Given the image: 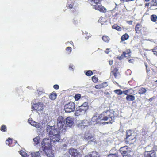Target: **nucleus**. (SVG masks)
I'll use <instances>...</instances> for the list:
<instances>
[{"mask_svg":"<svg viewBox=\"0 0 157 157\" xmlns=\"http://www.w3.org/2000/svg\"><path fill=\"white\" fill-rule=\"evenodd\" d=\"M126 99L128 101H133L135 99V97L132 95H128L126 98Z\"/></svg>","mask_w":157,"mask_h":157,"instance_id":"6ab92c4d","label":"nucleus"},{"mask_svg":"<svg viewBox=\"0 0 157 157\" xmlns=\"http://www.w3.org/2000/svg\"><path fill=\"white\" fill-rule=\"evenodd\" d=\"M129 36L127 34L123 35L121 36V39L122 41H124L128 39L129 38Z\"/></svg>","mask_w":157,"mask_h":157,"instance_id":"b1692460","label":"nucleus"},{"mask_svg":"<svg viewBox=\"0 0 157 157\" xmlns=\"http://www.w3.org/2000/svg\"><path fill=\"white\" fill-rule=\"evenodd\" d=\"M88 2L95 9L103 13L107 11L106 9L100 4V0H88Z\"/></svg>","mask_w":157,"mask_h":157,"instance_id":"7ed1b4c3","label":"nucleus"},{"mask_svg":"<svg viewBox=\"0 0 157 157\" xmlns=\"http://www.w3.org/2000/svg\"><path fill=\"white\" fill-rule=\"evenodd\" d=\"M127 23L129 25H132V21H127Z\"/></svg>","mask_w":157,"mask_h":157,"instance_id":"603ef678","label":"nucleus"},{"mask_svg":"<svg viewBox=\"0 0 157 157\" xmlns=\"http://www.w3.org/2000/svg\"><path fill=\"white\" fill-rule=\"evenodd\" d=\"M149 152L147 155L144 157H155V155L157 154V150L155 151L154 150L153 151H149Z\"/></svg>","mask_w":157,"mask_h":157,"instance_id":"2eb2a0df","label":"nucleus"},{"mask_svg":"<svg viewBox=\"0 0 157 157\" xmlns=\"http://www.w3.org/2000/svg\"><path fill=\"white\" fill-rule=\"evenodd\" d=\"M157 19V16L155 15H152L151 16V20L153 22H155Z\"/></svg>","mask_w":157,"mask_h":157,"instance_id":"cd10ccee","label":"nucleus"},{"mask_svg":"<svg viewBox=\"0 0 157 157\" xmlns=\"http://www.w3.org/2000/svg\"><path fill=\"white\" fill-rule=\"evenodd\" d=\"M28 122L31 125L34 126L36 128H39L40 127V124L38 123L35 122L32 119H29L28 120Z\"/></svg>","mask_w":157,"mask_h":157,"instance_id":"4468645a","label":"nucleus"},{"mask_svg":"<svg viewBox=\"0 0 157 157\" xmlns=\"http://www.w3.org/2000/svg\"><path fill=\"white\" fill-rule=\"evenodd\" d=\"M46 131L47 134L51 137L52 141L54 142L59 141L60 139L59 131L54 126L48 125L46 127Z\"/></svg>","mask_w":157,"mask_h":157,"instance_id":"f03ea898","label":"nucleus"},{"mask_svg":"<svg viewBox=\"0 0 157 157\" xmlns=\"http://www.w3.org/2000/svg\"><path fill=\"white\" fill-rule=\"evenodd\" d=\"M141 29V26L140 24H137L135 27V30L136 32L139 31Z\"/></svg>","mask_w":157,"mask_h":157,"instance_id":"c85d7f7f","label":"nucleus"},{"mask_svg":"<svg viewBox=\"0 0 157 157\" xmlns=\"http://www.w3.org/2000/svg\"><path fill=\"white\" fill-rule=\"evenodd\" d=\"M145 1L146 2H148L150 1V0H145Z\"/></svg>","mask_w":157,"mask_h":157,"instance_id":"052dcab7","label":"nucleus"},{"mask_svg":"<svg viewBox=\"0 0 157 157\" xmlns=\"http://www.w3.org/2000/svg\"><path fill=\"white\" fill-rule=\"evenodd\" d=\"M64 109L67 113L73 112L75 109V104L72 102H70L64 105Z\"/></svg>","mask_w":157,"mask_h":157,"instance_id":"0eeeda50","label":"nucleus"},{"mask_svg":"<svg viewBox=\"0 0 157 157\" xmlns=\"http://www.w3.org/2000/svg\"><path fill=\"white\" fill-rule=\"evenodd\" d=\"M57 96L56 93H52L49 96V98L52 100H54L56 98Z\"/></svg>","mask_w":157,"mask_h":157,"instance_id":"4be33fe9","label":"nucleus"},{"mask_svg":"<svg viewBox=\"0 0 157 157\" xmlns=\"http://www.w3.org/2000/svg\"><path fill=\"white\" fill-rule=\"evenodd\" d=\"M53 87L56 89H59V86L58 85H55L53 86Z\"/></svg>","mask_w":157,"mask_h":157,"instance_id":"8fccbe9b","label":"nucleus"},{"mask_svg":"<svg viewBox=\"0 0 157 157\" xmlns=\"http://www.w3.org/2000/svg\"><path fill=\"white\" fill-rule=\"evenodd\" d=\"M39 137H36L33 139V140L35 142L36 144H37L39 143Z\"/></svg>","mask_w":157,"mask_h":157,"instance_id":"72a5a7b5","label":"nucleus"},{"mask_svg":"<svg viewBox=\"0 0 157 157\" xmlns=\"http://www.w3.org/2000/svg\"><path fill=\"white\" fill-rule=\"evenodd\" d=\"M155 0H153L151 2V6L150 7L151 10H155L157 9V2Z\"/></svg>","mask_w":157,"mask_h":157,"instance_id":"dca6fc26","label":"nucleus"},{"mask_svg":"<svg viewBox=\"0 0 157 157\" xmlns=\"http://www.w3.org/2000/svg\"><path fill=\"white\" fill-rule=\"evenodd\" d=\"M109 48H107L106 49V50L105 51V52L106 54H109Z\"/></svg>","mask_w":157,"mask_h":157,"instance_id":"3c124183","label":"nucleus"},{"mask_svg":"<svg viewBox=\"0 0 157 157\" xmlns=\"http://www.w3.org/2000/svg\"><path fill=\"white\" fill-rule=\"evenodd\" d=\"M149 5V3H147L146 4V6H148Z\"/></svg>","mask_w":157,"mask_h":157,"instance_id":"bf43d9fd","label":"nucleus"},{"mask_svg":"<svg viewBox=\"0 0 157 157\" xmlns=\"http://www.w3.org/2000/svg\"><path fill=\"white\" fill-rule=\"evenodd\" d=\"M126 142L129 144H132L136 140L135 133L133 130H127L126 132Z\"/></svg>","mask_w":157,"mask_h":157,"instance_id":"20e7f679","label":"nucleus"},{"mask_svg":"<svg viewBox=\"0 0 157 157\" xmlns=\"http://www.w3.org/2000/svg\"><path fill=\"white\" fill-rule=\"evenodd\" d=\"M79 107L81 108H83V109L86 111L88 109L87 102H84L81 106H79Z\"/></svg>","mask_w":157,"mask_h":157,"instance_id":"a211bd4d","label":"nucleus"},{"mask_svg":"<svg viewBox=\"0 0 157 157\" xmlns=\"http://www.w3.org/2000/svg\"><path fill=\"white\" fill-rule=\"evenodd\" d=\"M41 150L43 151L42 150H41V148H40V151ZM41 152H42V151H41Z\"/></svg>","mask_w":157,"mask_h":157,"instance_id":"680f3d73","label":"nucleus"},{"mask_svg":"<svg viewBox=\"0 0 157 157\" xmlns=\"http://www.w3.org/2000/svg\"><path fill=\"white\" fill-rule=\"evenodd\" d=\"M84 33L86 35L85 36V38L87 39H88L91 36V35L90 34H88V33L86 32H85V33Z\"/></svg>","mask_w":157,"mask_h":157,"instance_id":"4c0bfd02","label":"nucleus"},{"mask_svg":"<svg viewBox=\"0 0 157 157\" xmlns=\"http://www.w3.org/2000/svg\"><path fill=\"white\" fill-rule=\"evenodd\" d=\"M131 52V51L130 50L128 49L126 51L124 52L123 54L125 57L129 58L131 56L130 53Z\"/></svg>","mask_w":157,"mask_h":157,"instance_id":"f3484780","label":"nucleus"},{"mask_svg":"<svg viewBox=\"0 0 157 157\" xmlns=\"http://www.w3.org/2000/svg\"><path fill=\"white\" fill-rule=\"evenodd\" d=\"M152 98H150V100H151Z\"/></svg>","mask_w":157,"mask_h":157,"instance_id":"338daca9","label":"nucleus"},{"mask_svg":"<svg viewBox=\"0 0 157 157\" xmlns=\"http://www.w3.org/2000/svg\"><path fill=\"white\" fill-rule=\"evenodd\" d=\"M0 130L2 132H6L7 130L6 126L4 125H2L1 127Z\"/></svg>","mask_w":157,"mask_h":157,"instance_id":"2f4dec72","label":"nucleus"},{"mask_svg":"<svg viewBox=\"0 0 157 157\" xmlns=\"http://www.w3.org/2000/svg\"><path fill=\"white\" fill-rule=\"evenodd\" d=\"M12 140L11 138H9L7 140H6V144H8V145L9 146H10V144L12 143Z\"/></svg>","mask_w":157,"mask_h":157,"instance_id":"473e14b6","label":"nucleus"},{"mask_svg":"<svg viewBox=\"0 0 157 157\" xmlns=\"http://www.w3.org/2000/svg\"><path fill=\"white\" fill-rule=\"evenodd\" d=\"M73 5L74 3L73 2H71L70 1H68L67 4V6L71 9L73 8Z\"/></svg>","mask_w":157,"mask_h":157,"instance_id":"393cba45","label":"nucleus"},{"mask_svg":"<svg viewBox=\"0 0 157 157\" xmlns=\"http://www.w3.org/2000/svg\"><path fill=\"white\" fill-rule=\"evenodd\" d=\"M66 122L67 125L70 127L73 124L72 119L71 117H67L66 119Z\"/></svg>","mask_w":157,"mask_h":157,"instance_id":"ddd939ff","label":"nucleus"},{"mask_svg":"<svg viewBox=\"0 0 157 157\" xmlns=\"http://www.w3.org/2000/svg\"><path fill=\"white\" fill-rule=\"evenodd\" d=\"M145 66H146V69H147V72H148L149 71V69H148L147 68V66L146 64L145 65Z\"/></svg>","mask_w":157,"mask_h":157,"instance_id":"6e6d98bb","label":"nucleus"},{"mask_svg":"<svg viewBox=\"0 0 157 157\" xmlns=\"http://www.w3.org/2000/svg\"><path fill=\"white\" fill-rule=\"evenodd\" d=\"M51 142H53L52 141L51 137L50 138H45L44 139L42 142V147H50L51 146Z\"/></svg>","mask_w":157,"mask_h":157,"instance_id":"1a4fd4ad","label":"nucleus"},{"mask_svg":"<svg viewBox=\"0 0 157 157\" xmlns=\"http://www.w3.org/2000/svg\"><path fill=\"white\" fill-rule=\"evenodd\" d=\"M118 116L117 111L115 112L113 110H108L103 112L99 115L98 117L97 116H93L91 119V123H93L94 124L98 122V120L108 121L107 122H104V124H108L112 123L114 121V118Z\"/></svg>","mask_w":157,"mask_h":157,"instance_id":"f257e3e1","label":"nucleus"},{"mask_svg":"<svg viewBox=\"0 0 157 157\" xmlns=\"http://www.w3.org/2000/svg\"><path fill=\"white\" fill-rule=\"evenodd\" d=\"M92 80L94 82H96L98 81V78L95 76H94L92 77Z\"/></svg>","mask_w":157,"mask_h":157,"instance_id":"a19ab883","label":"nucleus"},{"mask_svg":"<svg viewBox=\"0 0 157 157\" xmlns=\"http://www.w3.org/2000/svg\"><path fill=\"white\" fill-rule=\"evenodd\" d=\"M86 122H87L86 120H84L82 121H81V123L79 125L81 126H87V125H85V123Z\"/></svg>","mask_w":157,"mask_h":157,"instance_id":"79ce46f5","label":"nucleus"},{"mask_svg":"<svg viewBox=\"0 0 157 157\" xmlns=\"http://www.w3.org/2000/svg\"><path fill=\"white\" fill-rule=\"evenodd\" d=\"M69 43H70L71 45H72L73 46V42H72V41H70L69 42Z\"/></svg>","mask_w":157,"mask_h":157,"instance_id":"13d9d810","label":"nucleus"},{"mask_svg":"<svg viewBox=\"0 0 157 157\" xmlns=\"http://www.w3.org/2000/svg\"><path fill=\"white\" fill-rule=\"evenodd\" d=\"M74 67V66L72 64H70L69 66V68L70 70L73 71V67Z\"/></svg>","mask_w":157,"mask_h":157,"instance_id":"49530a36","label":"nucleus"},{"mask_svg":"<svg viewBox=\"0 0 157 157\" xmlns=\"http://www.w3.org/2000/svg\"><path fill=\"white\" fill-rule=\"evenodd\" d=\"M146 91L147 90L145 88L141 87L138 90V93L140 94H143L145 93Z\"/></svg>","mask_w":157,"mask_h":157,"instance_id":"412c9836","label":"nucleus"},{"mask_svg":"<svg viewBox=\"0 0 157 157\" xmlns=\"http://www.w3.org/2000/svg\"><path fill=\"white\" fill-rule=\"evenodd\" d=\"M43 153H44L48 157H54V151L52 148H41Z\"/></svg>","mask_w":157,"mask_h":157,"instance_id":"39448f33","label":"nucleus"},{"mask_svg":"<svg viewBox=\"0 0 157 157\" xmlns=\"http://www.w3.org/2000/svg\"><path fill=\"white\" fill-rule=\"evenodd\" d=\"M124 57H125V56L124 55H123V54L121 55V56L120 57H118L117 58L119 59V60H121L122 58H123Z\"/></svg>","mask_w":157,"mask_h":157,"instance_id":"de8ad7c7","label":"nucleus"},{"mask_svg":"<svg viewBox=\"0 0 157 157\" xmlns=\"http://www.w3.org/2000/svg\"><path fill=\"white\" fill-rule=\"evenodd\" d=\"M92 74L93 73L92 71L90 70L87 71L86 73V75L88 76H91Z\"/></svg>","mask_w":157,"mask_h":157,"instance_id":"f704fd0d","label":"nucleus"},{"mask_svg":"<svg viewBox=\"0 0 157 157\" xmlns=\"http://www.w3.org/2000/svg\"><path fill=\"white\" fill-rule=\"evenodd\" d=\"M112 28L113 29H115L117 30L120 31L121 30V28L119 27V26L117 25H114L112 26Z\"/></svg>","mask_w":157,"mask_h":157,"instance_id":"a878e982","label":"nucleus"},{"mask_svg":"<svg viewBox=\"0 0 157 157\" xmlns=\"http://www.w3.org/2000/svg\"><path fill=\"white\" fill-rule=\"evenodd\" d=\"M66 50L69 54H70L72 51L71 48L70 47H67L66 48Z\"/></svg>","mask_w":157,"mask_h":157,"instance_id":"e433bc0d","label":"nucleus"},{"mask_svg":"<svg viewBox=\"0 0 157 157\" xmlns=\"http://www.w3.org/2000/svg\"><path fill=\"white\" fill-rule=\"evenodd\" d=\"M101 86V84L97 85H96L95 86V87L96 89H99L101 88H102Z\"/></svg>","mask_w":157,"mask_h":157,"instance_id":"a18cd8bd","label":"nucleus"},{"mask_svg":"<svg viewBox=\"0 0 157 157\" xmlns=\"http://www.w3.org/2000/svg\"><path fill=\"white\" fill-rule=\"evenodd\" d=\"M113 60L109 61V65H112V64H113Z\"/></svg>","mask_w":157,"mask_h":157,"instance_id":"5fc2aeb1","label":"nucleus"},{"mask_svg":"<svg viewBox=\"0 0 157 157\" xmlns=\"http://www.w3.org/2000/svg\"><path fill=\"white\" fill-rule=\"evenodd\" d=\"M102 40L105 42L108 43L110 40L109 38L107 36H104L102 37Z\"/></svg>","mask_w":157,"mask_h":157,"instance_id":"5701e85b","label":"nucleus"},{"mask_svg":"<svg viewBox=\"0 0 157 157\" xmlns=\"http://www.w3.org/2000/svg\"><path fill=\"white\" fill-rule=\"evenodd\" d=\"M20 155L23 157H28L27 156V153L22 151H19Z\"/></svg>","mask_w":157,"mask_h":157,"instance_id":"bb28decb","label":"nucleus"},{"mask_svg":"<svg viewBox=\"0 0 157 157\" xmlns=\"http://www.w3.org/2000/svg\"><path fill=\"white\" fill-rule=\"evenodd\" d=\"M121 148H121H120V151H121V148Z\"/></svg>","mask_w":157,"mask_h":157,"instance_id":"0e129e2a","label":"nucleus"},{"mask_svg":"<svg viewBox=\"0 0 157 157\" xmlns=\"http://www.w3.org/2000/svg\"><path fill=\"white\" fill-rule=\"evenodd\" d=\"M102 17H101L100 18V19L98 20V21L99 22H101V21L102 20Z\"/></svg>","mask_w":157,"mask_h":157,"instance_id":"4d7b16f0","label":"nucleus"},{"mask_svg":"<svg viewBox=\"0 0 157 157\" xmlns=\"http://www.w3.org/2000/svg\"><path fill=\"white\" fill-rule=\"evenodd\" d=\"M69 152L73 157H81V154L75 149L71 148L69 150Z\"/></svg>","mask_w":157,"mask_h":157,"instance_id":"9d476101","label":"nucleus"},{"mask_svg":"<svg viewBox=\"0 0 157 157\" xmlns=\"http://www.w3.org/2000/svg\"><path fill=\"white\" fill-rule=\"evenodd\" d=\"M65 146H66L65 144V145H64V147H65Z\"/></svg>","mask_w":157,"mask_h":157,"instance_id":"69168bd1","label":"nucleus"},{"mask_svg":"<svg viewBox=\"0 0 157 157\" xmlns=\"http://www.w3.org/2000/svg\"><path fill=\"white\" fill-rule=\"evenodd\" d=\"M114 92L119 95H121L123 94L122 92L120 89L115 90Z\"/></svg>","mask_w":157,"mask_h":157,"instance_id":"7c9ffc66","label":"nucleus"},{"mask_svg":"<svg viewBox=\"0 0 157 157\" xmlns=\"http://www.w3.org/2000/svg\"><path fill=\"white\" fill-rule=\"evenodd\" d=\"M64 124V119L62 116L59 117L57 121V126L61 130L62 129H65Z\"/></svg>","mask_w":157,"mask_h":157,"instance_id":"6e6552de","label":"nucleus"},{"mask_svg":"<svg viewBox=\"0 0 157 157\" xmlns=\"http://www.w3.org/2000/svg\"><path fill=\"white\" fill-rule=\"evenodd\" d=\"M32 157H40L39 152H33L31 153Z\"/></svg>","mask_w":157,"mask_h":157,"instance_id":"aec40b11","label":"nucleus"},{"mask_svg":"<svg viewBox=\"0 0 157 157\" xmlns=\"http://www.w3.org/2000/svg\"><path fill=\"white\" fill-rule=\"evenodd\" d=\"M75 115L78 116L79 115H86V111L83 108H80L76 111L75 112Z\"/></svg>","mask_w":157,"mask_h":157,"instance_id":"f8f14e48","label":"nucleus"},{"mask_svg":"<svg viewBox=\"0 0 157 157\" xmlns=\"http://www.w3.org/2000/svg\"><path fill=\"white\" fill-rule=\"evenodd\" d=\"M32 109L38 111H41L44 109L43 105L42 103L40 102L34 103L33 101L32 103Z\"/></svg>","mask_w":157,"mask_h":157,"instance_id":"423d86ee","label":"nucleus"},{"mask_svg":"<svg viewBox=\"0 0 157 157\" xmlns=\"http://www.w3.org/2000/svg\"><path fill=\"white\" fill-rule=\"evenodd\" d=\"M81 97V95L79 94H77L75 95V98L76 100H78Z\"/></svg>","mask_w":157,"mask_h":157,"instance_id":"58836bf2","label":"nucleus"},{"mask_svg":"<svg viewBox=\"0 0 157 157\" xmlns=\"http://www.w3.org/2000/svg\"><path fill=\"white\" fill-rule=\"evenodd\" d=\"M129 62L130 63H133L134 62V60L132 59H130L129 60Z\"/></svg>","mask_w":157,"mask_h":157,"instance_id":"864d4df0","label":"nucleus"},{"mask_svg":"<svg viewBox=\"0 0 157 157\" xmlns=\"http://www.w3.org/2000/svg\"><path fill=\"white\" fill-rule=\"evenodd\" d=\"M152 51L153 52H155L154 53V55H156L157 56V46L155 47L152 49Z\"/></svg>","mask_w":157,"mask_h":157,"instance_id":"ea45409f","label":"nucleus"},{"mask_svg":"<svg viewBox=\"0 0 157 157\" xmlns=\"http://www.w3.org/2000/svg\"><path fill=\"white\" fill-rule=\"evenodd\" d=\"M152 98H150V100H151Z\"/></svg>","mask_w":157,"mask_h":157,"instance_id":"774afa93","label":"nucleus"},{"mask_svg":"<svg viewBox=\"0 0 157 157\" xmlns=\"http://www.w3.org/2000/svg\"><path fill=\"white\" fill-rule=\"evenodd\" d=\"M84 138L86 140L88 141V142L91 141L93 142H94V136L88 132L85 133Z\"/></svg>","mask_w":157,"mask_h":157,"instance_id":"9b49d317","label":"nucleus"},{"mask_svg":"<svg viewBox=\"0 0 157 157\" xmlns=\"http://www.w3.org/2000/svg\"><path fill=\"white\" fill-rule=\"evenodd\" d=\"M127 146H124V147H127Z\"/></svg>","mask_w":157,"mask_h":157,"instance_id":"e2e57ef3","label":"nucleus"},{"mask_svg":"<svg viewBox=\"0 0 157 157\" xmlns=\"http://www.w3.org/2000/svg\"><path fill=\"white\" fill-rule=\"evenodd\" d=\"M108 157H118L116 154H112L109 155Z\"/></svg>","mask_w":157,"mask_h":157,"instance_id":"37998d69","label":"nucleus"},{"mask_svg":"<svg viewBox=\"0 0 157 157\" xmlns=\"http://www.w3.org/2000/svg\"><path fill=\"white\" fill-rule=\"evenodd\" d=\"M101 85V86L102 88L108 86L107 83L106 82H104Z\"/></svg>","mask_w":157,"mask_h":157,"instance_id":"c03bdc74","label":"nucleus"},{"mask_svg":"<svg viewBox=\"0 0 157 157\" xmlns=\"http://www.w3.org/2000/svg\"><path fill=\"white\" fill-rule=\"evenodd\" d=\"M79 22L78 18L75 17L73 19V22L74 24H76L78 23Z\"/></svg>","mask_w":157,"mask_h":157,"instance_id":"c9c22d12","label":"nucleus"},{"mask_svg":"<svg viewBox=\"0 0 157 157\" xmlns=\"http://www.w3.org/2000/svg\"><path fill=\"white\" fill-rule=\"evenodd\" d=\"M129 91V90H127L126 91H124L122 92H123V93L125 95H127V96H128V95H129V94H128V92Z\"/></svg>","mask_w":157,"mask_h":157,"instance_id":"09e8293b","label":"nucleus"},{"mask_svg":"<svg viewBox=\"0 0 157 157\" xmlns=\"http://www.w3.org/2000/svg\"><path fill=\"white\" fill-rule=\"evenodd\" d=\"M128 148H126V150L123 151V153H122L123 154V156H127V155H128L129 152Z\"/></svg>","mask_w":157,"mask_h":157,"instance_id":"c756f323","label":"nucleus"}]
</instances>
